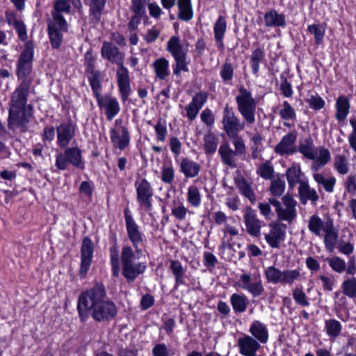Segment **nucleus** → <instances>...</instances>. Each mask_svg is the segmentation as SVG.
Listing matches in <instances>:
<instances>
[{"label": "nucleus", "instance_id": "1", "mask_svg": "<svg viewBox=\"0 0 356 356\" xmlns=\"http://www.w3.org/2000/svg\"><path fill=\"white\" fill-rule=\"evenodd\" d=\"M124 213L127 236L133 245V248L127 245L122 248L120 261L122 274L127 280L131 282L134 281L138 276L144 273L147 268L145 262L135 261L143 254L141 248L144 245L145 239L144 235L134 220L130 210L128 208L125 209Z\"/></svg>", "mask_w": 356, "mask_h": 356}, {"label": "nucleus", "instance_id": "2", "mask_svg": "<svg viewBox=\"0 0 356 356\" xmlns=\"http://www.w3.org/2000/svg\"><path fill=\"white\" fill-rule=\"evenodd\" d=\"M237 109L243 120H241L236 114L234 108L226 104L222 113V129L227 136H234L244 130L246 124H252L255 122V113L257 101L252 97V92L241 86L238 89V94L236 97Z\"/></svg>", "mask_w": 356, "mask_h": 356}, {"label": "nucleus", "instance_id": "3", "mask_svg": "<svg viewBox=\"0 0 356 356\" xmlns=\"http://www.w3.org/2000/svg\"><path fill=\"white\" fill-rule=\"evenodd\" d=\"M77 309L82 321L88 318V314L99 322L113 319L118 314L115 304L107 297L105 287L101 283L79 295Z\"/></svg>", "mask_w": 356, "mask_h": 356}, {"label": "nucleus", "instance_id": "4", "mask_svg": "<svg viewBox=\"0 0 356 356\" xmlns=\"http://www.w3.org/2000/svg\"><path fill=\"white\" fill-rule=\"evenodd\" d=\"M266 282L273 284H281L292 286L301 280V273L299 269H287L282 270L274 266H268L264 270Z\"/></svg>", "mask_w": 356, "mask_h": 356}, {"label": "nucleus", "instance_id": "5", "mask_svg": "<svg viewBox=\"0 0 356 356\" xmlns=\"http://www.w3.org/2000/svg\"><path fill=\"white\" fill-rule=\"evenodd\" d=\"M8 118V129L13 131L19 129L22 133L27 131V124L33 118V106L9 108Z\"/></svg>", "mask_w": 356, "mask_h": 356}, {"label": "nucleus", "instance_id": "6", "mask_svg": "<svg viewBox=\"0 0 356 356\" xmlns=\"http://www.w3.org/2000/svg\"><path fill=\"white\" fill-rule=\"evenodd\" d=\"M269 203L275 207L279 220L291 222L296 219L297 202L291 195H284L282 202L275 198H269Z\"/></svg>", "mask_w": 356, "mask_h": 356}, {"label": "nucleus", "instance_id": "7", "mask_svg": "<svg viewBox=\"0 0 356 356\" xmlns=\"http://www.w3.org/2000/svg\"><path fill=\"white\" fill-rule=\"evenodd\" d=\"M237 284L241 289L248 292L253 298L261 296L265 291L261 274L258 270L254 273L241 274Z\"/></svg>", "mask_w": 356, "mask_h": 356}, {"label": "nucleus", "instance_id": "8", "mask_svg": "<svg viewBox=\"0 0 356 356\" xmlns=\"http://www.w3.org/2000/svg\"><path fill=\"white\" fill-rule=\"evenodd\" d=\"M136 200L140 207L147 213L152 210L153 188L145 178L138 179L135 182Z\"/></svg>", "mask_w": 356, "mask_h": 356}, {"label": "nucleus", "instance_id": "9", "mask_svg": "<svg viewBox=\"0 0 356 356\" xmlns=\"http://www.w3.org/2000/svg\"><path fill=\"white\" fill-rule=\"evenodd\" d=\"M34 47L31 42L25 44V48L17 60L16 74L18 79H29L32 71Z\"/></svg>", "mask_w": 356, "mask_h": 356}, {"label": "nucleus", "instance_id": "10", "mask_svg": "<svg viewBox=\"0 0 356 356\" xmlns=\"http://www.w3.org/2000/svg\"><path fill=\"white\" fill-rule=\"evenodd\" d=\"M109 133L113 147L124 150L129 145V131L127 127L122 124L121 119L115 121L114 126L111 128Z\"/></svg>", "mask_w": 356, "mask_h": 356}, {"label": "nucleus", "instance_id": "11", "mask_svg": "<svg viewBox=\"0 0 356 356\" xmlns=\"http://www.w3.org/2000/svg\"><path fill=\"white\" fill-rule=\"evenodd\" d=\"M31 81V79H24L21 81L11 94L10 108H17L28 106L27 101Z\"/></svg>", "mask_w": 356, "mask_h": 356}, {"label": "nucleus", "instance_id": "12", "mask_svg": "<svg viewBox=\"0 0 356 356\" xmlns=\"http://www.w3.org/2000/svg\"><path fill=\"white\" fill-rule=\"evenodd\" d=\"M177 0H161L163 8L170 10L176 4ZM177 17L183 21H189L193 17L191 0H177Z\"/></svg>", "mask_w": 356, "mask_h": 356}, {"label": "nucleus", "instance_id": "13", "mask_svg": "<svg viewBox=\"0 0 356 356\" xmlns=\"http://www.w3.org/2000/svg\"><path fill=\"white\" fill-rule=\"evenodd\" d=\"M298 138V132L293 129L284 136L275 145V152L280 155H291L297 152L295 145Z\"/></svg>", "mask_w": 356, "mask_h": 356}, {"label": "nucleus", "instance_id": "14", "mask_svg": "<svg viewBox=\"0 0 356 356\" xmlns=\"http://www.w3.org/2000/svg\"><path fill=\"white\" fill-rule=\"evenodd\" d=\"M269 232L265 234L266 243L272 248H279L286 238V225L280 223L270 224Z\"/></svg>", "mask_w": 356, "mask_h": 356}, {"label": "nucleus", "instance_id": "15", "mask_svg": "<svg viewBox=\"0 0 356 356\" xmlns=\"http://www.w3.org/2000/svg\"><path fill=\"white\" fill-rule=\"evenodd\" d=\"M67 31V23H58L54 20L48 22V34L51 45L54 49H58L60 47L63 33Z\"/></svg>", "mask_w": 356, "mask_h": 356}, {"label": "nucleus", "instance_id": "16", "mask_svg": "<svg viewBox=\"0 0 356 356\" xmlns=\"http://www.w3.org/2000/svg\"><path fill=\"white\" fill-rule=\"evenodd\" d=\"M101 55L104 59H106L118 65V67L124 66V53L121 52L118 47L111 42L104 41L101 49Z\"/></svg>", "mask_w": 356, "mask_h": 356}, {"label": "nucleus", "instance_id": "17", "mask_svg": "<svg viewBox=\"0 0 356 356\" xmlns=\"http://www.w3.org/2000/svg\"><path fill=\"white\" fill-rule=\"evenodd\" d=\"M76 127L70 122H63L56 128L57 144L60 147H66L74 137Z\"/></svg>", "mask_w": 356, "mask_h": 356}, {"label": "nucleus", "instance_id": "18", "mask_svg": "<svg viewBox=\"0 0 356 356\" xmlns=\"http://www.w3.org/2000/svg\"><path fill=\"white\" fill-rule=\"evenodd\" d=\"M116 78L122 101L126 102L131 91L128 70L124 66L118 67Z\"/></svg>", "mask_w": 356, "mask_h": 356}, {"label": "nucleus", "instance_id": "19", "mask_svg": "<svg viewBox=\"0 0 356 356\" xmlns=\"http://www.w3.org/2000/svg\"><path fill=\"white\" fill-rule=\"evenodd\" d=\"M244 222L248 233L253 236L261 234V221L257 218L255 211L250 207L245 209Z\"/></svg>", "mask_w": 356, "mask_h": 356}, {"label": "nucleus", "instance_id": "20", "mask_svg": "<svg viewBox=\"0 0 356 356\" xmlns=\"http://www.w3.org/2000/svg\"><path fill=\"white\" fill-rule=\"evenodd\" d=\"M239 353L243 356H256L261 346L252 336L244 334L238 339Z\"/></svg>", "mask_w": 356, "mask_h": 356}, {"label": "nucleus", "instance_id": "21", "mask_svg": "<svg viewBox=\"0 0 356 356\" xmlns=\"http://www.w3.org/2000/svg\"><path fill=\"white\" fill-rule=\"evenodd\" d=\"M94 251V247L92 241L88 237H85L81 245V263L80 275L84 277L88 273Z\"/></svg>", "mask_w": 356, "mask_h": 356}, {"label": "nucleus", "instance_id": "22", "mask_svg": "<svg viewBox=\"0 0 356 356\" xmlns=\"http://www.w3.org/2000/svg\"><path fill=\"white\" fill-rule=\"evenodd\" d=\"M309 160L312 161L311 164L312 171L318 172L331 161L330 152L324 146H318L314 151V158H310Z\"/></svg>", "mask_w": 356, "mask_h": 356}, {"label": "nucleus", "instance_id": "23", "mask_svg": "<svg viewBox=\"0 0 356 356\" xmlns=\"http://www.w3.org/2000/svg\"><path fill=\"white\" fill-rule=\"evenodd\" d=\"M332 223V220L327 218L323 220L319 216L314 214L309 219L308 229L315 236H322Z\"/></svg>", "mask_w": 356, "mask_h": 356}, {"label": "nucleus", "instance_id": "24", "mask_svg": "<svg viewBox=\"0 0 356 356\" xmlns=\"http://www.w3.org/2000/svg\"><path fill=\"white\" fill-rule=\"evenodd\" d=\"M71 10L72 7L70 0H54L51 10L52 20L56 21L58 23H67L63 13L69 14Z\"/></svg>", "mask_w": 356, "mask_h": 356}, {"label": "nucleus", "instance_id": "25", "mask_svg": "<svg viewBox=\"0 0 356 356\" xmlns=\"http://www.w3.org/2000/svg\"><path fill=\"white\" fill-rule=\"evenodd\" d=\"M98 105L105 108V113L108 120L113 118L120 112V106L115 98L110 96L102 97L97 99Z\"/></svg>", "mask_w": 356, "mask_h": 356}, {"label": "nucleus", "instance_id": "26", "mask_svg": "<svg viewBox=\"0 0 356 356\" xmlns=\"http://www.w3.org/2000/svg\"><path fill=\"white\" fill-rule=\"evenodd\" d=\"M248 331L259 343H266L268 340L269 334L267 326L259 321H252Z\"/></svg>", "mask_w": 356, "mask_h": 356}, {"label": "nucleus", "instance_id": "27", "mask_svg": "<svg viewBox=\"0 0 356 356\" xmlns=\"http://www.w3.org/2000/svg\"><path fill=\"white\" fill-rule=\"evenodd\" d=\"M229 300L235 314L245 312L250 305V300L244 293H234L230 296Z\"/></svg>", "mask_w": 356, "mask_h": 356}, {"label": "nucleus", "instance_id": "28", "mask_svg": "<svg viewBox=\"0 0 356 356\" xmlns=\"http://www.w3.org/2000/svg\"><path fill=\"white\" fill-rule=\"evenodd\" d=\"M265 25L268 27H285L286 25L285 15L271 9L264 15Z\"/></svg>", "mask_w": 356, "mask_h": 356}, {"label": "nucleus", "instance_id": "29", "mask_svg": "<svg viewBox=\"0 0 356 356\" xmlns=\"http://www.w3.org/2000/svg\"><path fill=\"white\" fill-rule=\"evenodd\" d=\"M312 177L318 186H322L326 192L331 193L334 191L337 181V179L334 176L325 175L323 173L314 172Z\"/></svg>", "mask_w": 356, "mask_h": 356}, {"label": "nucleus", "instance_id": "30", "mask_svg": "<svg viewBox=\"0 0 356 356\" xmlns=\"http://www.w3.org/2000/svg\"><path fill=\"white\" fill-rule=\"evenodd\" d=\"M226 29L227 23L225 19L222 15H220L214 24L213 31L217 46L220 50H224L223 38Z\"/></svg>", "mask_w": 356, "mask_h": 356}, {"label": "nucleus", "instance_id": "31", "mask_svg": "<svg viewBox=\"0 0 356 356\" xmlns=\"http://www.w3.org/2000/svg\"><path fill=\"white\" fill-rule=\"evenodd\" d=\"M170 269L175 277V287L185 284L186 268L178 260L170 261Z\"/></svg>", "mask_w": 356, "mask_h": 356}, {"label": "nucleus", "instance_id": "32", "mask_svg": "<svg viewBox=\"0 0 356 356\" xmlns=\"http://www.w3.org/2000/svg\"><path fill=\"white\" fill-rule=\"evenodd\" d=\"M180 170L186 177L193 178L199 174L200 166L197 163L188 158H184L180 162Z\"/></svg>", "mask_w": 356, "mask_h": 356}, {"label": "nucleus", "instance_id": "33", "mask_svg": "<svg viewBox=\"0 0 356 356\" xmlns=\"http://www.w3.org/2000/svg\"><path fill=\"white\" fill-rule=\"evenodd\" d=\"M222 163L234 168L236 167L235 156L237 155L234 150L229 147L228 143L221 145L218 149Z\"/></svg>", "mask_w": 356, "mask_h": 356}, {"label": "nucleus", "instance_id": "34", "mask_svg": "<svg viewBox=\"0 0 356 356\" xmlns=\"http://www.w3.org/2000/svg\"><path fill=\"white\" fill-rule=\"evenodd\" d=\"M167 50L173 58L187 56L188 53V47L181 44L180 40L177 36H172L169 39L167 44Z\"/></svg>", "mask_w": 356, "mask_h": 356}, {"label": "nucleus", "instance_id": "35", "mask_svg": "<svg viewBox=\"0 0 356 356\" xmlns=\"http://www.w3.org/2000/svg\"><path fill=\"white\" fill-rule=\"evenodd\" d=\"M324 330L330 339L334 341L341 334L342 325L339 321L330 318L325 321Z\"/></svg>", "mask_w": 356, "mask_h": 356}, {"label": "nucleus", "instance_id": "36", "mask_svg": "<svg viewBox=\"0 0 356 356\" xmlns=\"http://www.w3.org/2000/svg\"><path fill=\"white\" fill-rule=\"evenodd\" d=\"M316 147L313 139L310 136H308L300 140L297 151L299 152L304 158L309 160L310 158H314V153Z\"/></svg>", "mask_w": 356, "mask_h": 356}, {"label": "nucleus", "instance_id": "37", "mask_svg": "<svg viewBox=\"0 0 356 356\" xmlns=\"http://www.w3.org/2000/svg\"><path fill=\"white\" fill-rule=\"evenodd\" d=\"M298 192L302 203H305L307 200H310L313 204H315L319 198L316 189L311 188L307 182H300Z\"/></svg>", "mask_w": 356, "mask_h": 356}, {"label": "nucleus", "instance_id": "38", "mask_svg": "<svg viewBox=\"0 0 356 356\" xmlns=\"http://www.w3.org/2000/svg\"><path fill=\"white\" fill-rule=\"evenodd\" d=\"M323 236H324L323 242L325 249L329 252H332L336 247L338 239V232L334 228V223L323 233Z\"/></svg>", "mask_w": 356, "mask_h": 356}, {"label": "nucleus", "instance_id": "39", "mask_svg": "<svg viewBox=\"0 0 356 356\" xmlns=\"http://www.w3.org/2000/svg\"><path fill=\"white\" fill-rule=\"evenodd\" d=\"M152 67L156 74V77L160 80H165L170 74L169 62L165 58L156 60Z\"/></svg>", "mask_w": 356, "mask_h": 356}, {"label": "nucleus", "instance_id": "40", "mask_svg": "<svg viewBox=\"0 0 356 356\" xmlns=\"http://www.w3.org/2000/svg\"><path fill=\"white\" fill-rule=\"evenodd\" d=\"M105 3L106 0H91L89 16L92 22L97 24L100 21Z\"/></svg>", "mask_w": 356, "mask_h": 356}, {"label": "nucleus", "instance_id": "41", "mask_svg": "<svg viewBox=\"0 0 356 356\" xmlns=\"http://www.w3.org/2000/svg\"><path fill=\"white\" fill-rule=\"evenodd\" d=\"M250 58L252 72L257 76L260 68V63L265 60L264 50L261 47L256 48L252 51Z\"/></svg>", "mask_w": 356, "mask_h": 356}, {"label": "nucleus", "instance_id": "42", "mask_svg": "<svg viewBox=\"0 0 356 356\" xmlns=\"http://www.w3.org/2000/svg\"><path fill=\"white\" fill-rule=\"evenodd\" d=\"M336 118L341 122H343L349 113L350 104L348 98L344 96L338 97L336 103Z\"/></svg>", "mask_w": 356, "mask_h": 356}, {"label": "nucleus", "instance_id": "43", "mask_svg": "<svg viewBox=\"0 0 356 356\" xmlns=\"http://www.w3.org/2000/svg\"><path fill=\"white\" fill-rule=\"evenodd\" d=\"M187 202L192 207L198 208L202 204V194L200 189L195 185H191L186 192Z\"/></svg>", "mask_w": 356, "mask_h": 356}, {"label": "nucleus", "instance_id": "44", "mask_svg": "<svg viewBox=\"0 0 356 356\" xmlns=\"http://www.w3.org/2000/svg\"><path fill=\"white\" fill-rule=\"evenodd\" d=\"M65 153L70 163L79 168H83L84 163L82 161L81 150L79 147L67 148L65 150Z\"/></svg>", "mask_w": 356, "mask_h": 356}, {"label": "nucleus", "instance_id": "45", "mask_svg": "<svg viewBox=\"0 0 356 356\" xmlns=\"http://www.w3.org/2000/svg\"><path fill=\"white\" fill-rule=\"evenodd\" d=\"M235 182L240 193L247 197L251 202H254L256 200V196L250 186V184L242 177L236 179Z\"/></svg>", "mask_w": 356, "mask_h": 356}, {"label": "nucleus", "instance_id": "46", "mask_svg": "<svg viewBox=\"0 0 356 356\" xmlns=\"http://www.w3.org/2000/svg\"><path fill=\"white\" fill-rule=\"evenodd\" d=\"M218 145V137L212 132L207 133L204 136V148L205 154H213L216 152Z\"/></svg>", "mask_w": 356, "mask_h": 356}, {"label": "nucleus", "instance_id": "47", "mask_svg": "<svg viewBox=\"0 0 356 356\" xmlns=\"http://www.w3.org/2000/svg\"><path fill=\"white\" fill-rule=\"evenodd\" d=\"M333 168L341 175L349 172V163L348 159L342 154H336L333 161Z\"/></svg>", "mask_w": 356, "mask_h": 356}, {"label": "nucleus", "instance_id": "48", "mask_svg": "<svg viewBox=\"0 0 356 356\" xmlns=\"http://www.w3.org/2000/svg\"><path fill=\"white\" fill-rule=\"evenodd\" d=\"M325 24H314L307 26V31L314 35L316 44H321L323 42L325 34Z\"/></svg>", "mask_w": 356, "mask_h": 356}, {"label": "nucleus", "instance_id": "49", "mask_svg": "<svg viewBox=\"0 0 356 356\" xmlns=\"http://www.w3.org/2000/svg\"><path fill=\"white\" fill-rule=\"evenodd\" d=\"M301 168L300 164H293L286 170V178L289 186L293 187L296 184H300Z\"/></svg>", "mask_w": 356, "mask_h": 356}, {"label": "nucleus", "instance_id": "50", "mask_svg": "<svg viewBox=\"0 0 356 356\" xmlns=\"http://www.w3.org/2000/svg\"><path fill=\"white\" fill-rule=\"evenodd\" d=\"M279 115L280 118L285 121L291 120L294 122L297 119L295 109L287 101H284L280 106Z\"/></svg>", "mask_w": 356, "mask_h": 356}, {"label": "nucleus", "instance_id": "51", "mask_svg": "<svg viewBox=\"0 0 356 356\" xmlns=\"http://www.w3.org/2000/svg\"><path fill=\"white\" fill-rule=\"evenodd\" d=\"M285 187V181L282 178H274L270 181L269 191L272 195L275 197H280L284 193Z\"/></svg>", "mask_w": 356, "mask_h": 356}, {"label": "nucleus", "instance_id": "52", "mask_svg": "<svg viewBox=\"0 0 356 356\" xmlns=\"http://www.w3.org/2000/svg\"><path fill=\"white\" fill-rule=\"evenodd\" d=\"M341 289L343 294L349 298H356V277H352L344 280Z\"/></svg>", "mask_w": 356, "mask_h": 356}, {"label": "nucleus", "instance_id": "53", "mask_svg": "<svg viewBox=\"0 0 356 356\" xmlns=\"http://www.w3.org/2000/svg\"><path fill=\"white\" fill-rule=\"evenodd\" d=\"M292 296L295 302L301 307H309L310 302L305 293L302 286L295 287L292 289Z\"/></svg>", "mask_w": 356, "mask_h": 356}, {"label": "nucleus", "instance_id": "54", "mask_svg": "<svg viewBox=\"0 0 356 356\" xmlns=\"http://www.w3.org/2000/svg\"><path fill=\"white\" fill-rule=\"evenodd\" d=\"M111 264L112 266V275L114 277H118L120 273V259L119 251L116 245L110 248Z\"/></svg>", "mask_w": 356, "mask_h": 356}, {"label": "nucleus", "instance_id": "55", "mask_svg": "<svg viewBox=\"0 0 356 356\" xmlns=\"http://www.w3.org/2000/svg\"><path fill=\"white\" fill-rule=\"evenodd\" d=\"M88 81L97 100L102 97L101 92V73L99 72L88 74Z\"/></svg>", "mask_w": 356, "mask_h": 356}, {"label": "nucleus", "instance_id": "56", "mask_svg": "<svg viewBox=\"0 0 356 356\" xmlns=\"http://www.w3.org/2000/svg\"><path fill=\"white\" fill-rule=\"evenodd\" d=\"M330 268L335 272L338 273H343L346 269V261L339 257H333L331 258H327L326 259Z\"/></svg>", "mask_w": 356, "mask_h": 356}, {"label": "nucleus", "instance_id": "57", "mask_svg": "<svg viewBox=\"0 0 356 356\" xmlns=\"http://www.w3.org/2000/svg\"><path fill=\"white\" fill-rule=\"evenodd\" d=\"M257 172L264 179H271L274 173L273 166L270 161H267L259 166Z\"/></svg>", "mask_w": 356, "mask_h": 356}, {"label": "nucleus", "instance_id": "58", "mask_svg": "<svg viewBox=\"0 0 356 356\" xmlns=\"http://www.w3.org/2000/svg\"><path fill=\"white\" fill-rule=\"evenodd\" d=\"M187 56H182L174 58L175 63L172 65L173 73L179 76L181 71L188 72V62L186 61Z\"/></svg>", "mask_w": 356, "mask_h": 356}, {"label": "nucleus", "instance_id": "59", "mask_svg": "<svg viewBox=\"0 0 356 356\" xmlns=\"http://www.w3.org/2000/svg\"><path fill=\"white\" fill-rule=\"evenodd\" d=\"M232 141L234 150V152L238 156L243 155L245 153L246 147L243 139L236 134L234 136H227Z\"/></svg>", "mask_w": 356, "mask_h": 356}, {"label": "nucleus", "instance_id": "60", "mask_svg": "<svg viewBox=\"0 0 356 356\" xmlns=\"http://www.w3.org/2000/svg\"><path fill=\"white\" fill-rule=\"evenodd\" d=\"M147 4V0H131V10L134 15L143 17L145 15V7Z\"/></svg>", "mask_w": 356, "mask_h": 356}, {"label": "nucleus", "instance_id": "61", "mask_svg": "<svg viewBox=\"0 0 356 356\" xmlns=\"http://www.w3.org/2000/svg\"><path fill=\"white\" fill-rule=\"evenodd\" d=\"M156 137L157 140L163 142L167 136V127L164 120L159 119L154 126Z\"/></svg>", "mask_w": 356, "mask_h": 356}, {"label": "nucleus", "instance_id": "62", "mask_svg": "<svg viewBox=\"0 0 356 356\" xmlns=\"http://www.w3.org/2000/svg\"><path fill=\"white\" fill-rule=\"evenodd\" d=\"M309 107L314 110H320L325 106V101L318 94L311 95L306 100Z\"/></svg>", "mask_w": 356, "mask_h": 356}, {"label": "nucleus", "instance_id": "63", "mask_svg": "<svg viewBox=\"0 0 356 356\" xmlns=\"http://www.w3.org/2000/svg\"><path fill=\"white\" fill-rule=\"evenodd\" d=\"M220 75L224 82L231 81L234 76V68L231 63H225L221 67Z\"/></svg>", "mask_w": 356, "mask_h": 356}, {"label": "nucleus", "instance_id": "64", "mask_svg": "<svg viewBox=\"0 0 356 356\" xmlns=\"http://www.w3.org/2000/svg\"><path fill=\"white\" fill-rule=\"evenodd\" d=\"M175 177V171L172 165H164L161 169V180L166 184H172Z\"/></svg>", "mask_w": 356, "mask_h": 356}]
</instances>
